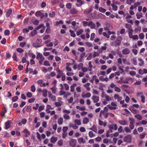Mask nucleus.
<instances>
[{"mask_svg":"<svg viewBox=\"0 0 147 147\" xmlns=\"http://www.w3.org/2000/svg\"><path fill=\"white\" fill-rule=\"evenodd\" d=\"M122 39V38L121 36H117L116 40L115 41V46L116 47L119 46L120 45Z\"/></svg>","mask_w":147,"mask_h":147,"instance_id":"1","label":"nucleus"},{"mask_svg":"<svg viewBox=\"0 0 147 147\" xmlns=\"http://www.w3.org/2000/svg\"><path fill=\"white\" fill-rule=\"evenodd\" d=\"M109 131H110L111 133L113 132V130H114L115 131H116L117 129V125L115 124H112L109 125Z\"/></svg>","mask_w":147,"mask_h":147,"instance_id":"2","label":"nucleus"},{"mask_svg":"<svg viewBox=\"0 0 147 147\" xmlns=\"http://www.w3.org/2000/svg\"><path fill=\"white\" fill-rule=\"evenodd\" d=\"M109 113L104 112L103 111H101L99 114V117L100 118H102V116L105 119H107L108 117V115Z\"/></svg>","mask_w":147,"mask_h":147,"instance_id":"3","label":"nucleus"},{"mask_svg":"<svg viewBox=\"0 0 147 147\" xmlns=\"http://www.w3.org/2000/svg\"><path fill=\"white\" fill-rule=\"evenodd\" d=\"M105 24L106 25V27L104 28V29L106 31L108 30V31L110 30H111L112 29L113 27L108 22H106Z\"/></svg>","mask_w":147,"mask_h":147,"instance_id":"4","label":"nucleus"},{"mask_svg":"<svg viewBox=\"0 0 147 147\" xmlns=\"http://www.w3.org/2000/svg\"><path fill=\"white\" fill-rule=\"evenodd\" d=\"M76 142L77 141L76 140L72 139L70 141L69 144L72 147H75Z\"/></svg>","mask_w":147,"mask_h":147,"instance_id":"5","label":"nucleus"},{"mask_svg":"<svg viewBox=\"0 0 147 147\" xmlns=\"http://www.w3.org/2000/svg\"><path fill=\"white\" fill-rule=\"evenodd\" d=\"M124 141L127 142H131V136L129 135L126 136L124 138Z\"/></svg>","mask_w":147,"mask_h":147,"instance_id":"6","label":"nucleus"},{"mask_svg":"<svg viewBox=\"0 0 147 147\" xmlns=\"http://www.w3.org/2000/svg\"><path fill=\"white\" fill-rule=\"evenodd\" d=\"M92 99L93 100L94 103L97 102L100 99L99 96L95 95L92 96Z\"/></svg>","mask_w":147,"mask_h":147,"instance_id":"7","label":"nucleus"},{"mask_svg":"<svg viewBox=\"0 0 147 147\" xmlns=\"http://www.w3.org/2000/svg\"><path fill=\"white\" fill-rule=\"evenodd\" d=\"M129 109L131 111V112L134 114H135L137 113H138L139 112V111H138L136 109H134L133 107L131 106H130L129 108Z\"/></svg>","mask_w":147,"mask_h":147,"instance_id":"8","label":"nucleus"},{"mask_svg":"<svg viewBox=\"0 0 147 147\" xmlns=\"http://www.w3.org/2000/svg\"><path fill=\"white\" fill-rule=\"evenodd\" d=\"M130 52V50L127 48H125L122 50V53L125 55L128 54Z\"/></svg>","mask_w":147,"mask_h":147,"instance_id":"9","label":"nucleus"},{"mask_svg":"<svg viewBox=\"0 0 147 147\" xmlns=\"http://www.w3.org/2000/svg\"><path fill=\"white\" fill-rule=\"evenodd\" d=\"M78 12V11L74 8L71 9L70 11V13L72 14H77Z\"/></svg>","mask_w":147,"mask_h":147,"instance_id":"10","label":"nucleus"},{"mask_svg":"<svg viewBox=\"0 0 147 147\" xmlns=\"http://www.w3.org/2000/svg\"><path fill=\"white\" fill-rule=\"evenodd\" d=\"M114 98L115 99H117L118 102H119L122 99V98L121 97L119 96L117 94H115L114 96Z\"/></svg>","mask_w":147,"mask_h":147,"instance_id":"11","label":"nucleus"},{"mask_svg":"<svg viewBox=\"0 0 147 147\" xmlns=\"http://www.w3.org/2000/svg\"><path fill=\"white\" fill-rule=\"evenodd\" d=\"M11 123V121L9 120L6 122L5 123V128L6 129H7L10 127Z\"/></svg>","mask_w":147,"mask_h":147,"instance_id":"12","label":"nucleus"},{"mask_svg":"<svg viewBox=\"0 0 147 147\" xmlns=\"http://www.w3.org/2000/svg\"><path fill=\"white\" fill-rule=\"evenodd\" d=\"M91 96V94L89 92H88L86 93L85 94H82V96L83 97V98H90Z\"/></svg>","mask_w":147,"mask_h":147,"instance_id":"13","label":"nucleus"},{"mask_svg":"<svg viewBox=\"0 0 147 147\" xmlns=\"http://www.w3.org/2000/svg\"><path fill=\"white\" fill-rule=\"evenodd\" d=\"M57 137L52 136L51 138V142L52 143H55L57 140Z\"/></svg>","mask_w":147,"mask_h":147,"instance_id":"14","label":"nucleus"},{"mask_svg":"<svg viewBox=\"0 0 147 147\" xmlns=\"http://www.w3.org/2000/svg\"><path fill=\"white\" fill-rule=\"evenodd\" d=\"M90 85V83H87L84 85V87L86 88L87 91H89L90 90V88L89 87Z\"/></svg>","mask_w":147,"mask_h":147,"instance_id":"15","label":"nucleus"},{"mask_svg":"<svg viewBox=\"0 0 147 147\" xmlns=\"http://www.w3.org/2000/svg\"><path fill=\"white\" fill-rule=\"evenodd\" d=\"M62 0H54L52 2L53 4H57L59 5L61 3Z\"/></svg>","mask_w":147,"mask_h":147,"instance_id":"16","label":"nucleus"},{"mask_svg":"<svg viewBox=\"0 0 147 147\" xmlns=\"http://www.w3.org/2000/svg\"><path fill=\"white\" fill-rule=\"evenodd\" d=\"M118 122L121 124L123 125H127V122L125 120H120Z\"/></svg>","mask_w":147,"mask_h":147,"instance_id":"17","label":"nucleus"},{"mask_svg":"<svg viewBox=\"0 0 147 147\" xmlns=\"http://www.w3.org/2000/svg\"><path fill=\"white\" fill-rule=\"evenodd\" d=\"M89 129L90 130L93 131L96 133L97 132V129L95 125H93L92 127L89 128Z\"/></svg>","mask_w":147,"mask_h":147,"instance_id":"18","label":"nucleus"},{"mask_svg":"<svg viewBox=\"0 0 147 147\" xmlns=\"http://www.w3.org/2000/svg\"><path fill=\"white\" fill-rule=\"evenodd\" d=\"M23 132L26 133L25 136L26 137H28V135H30V132L27 129H25L23 131Z\"/></svg>","mask_w":147,"mask_h":147,"instance_id":"19","label":"nucleus"},{"mask_svg":"<svg viewBox=\"0 0 147 147\" xmlns=\"http://www.w3.org/2000/svg\"><path fill=\"white\" fill-rule=\"evenodd\" d=\"M99 124L100 125H103L104 127H105L106 126L107 123H104L102 121L99 119L98 120Z\"/></svg>","mask_w":147,"mask_h":147,"instance_id":"20","label":"nucleus"},{"mask_svg":"<svg viewBox=\"0 0 147 147\" xmlns=\"http://www.w3.org/2000/svg\"><path fill=\"white\" fill-rule=\"evenodd\" d=\"M78 141L80 144H81L82 143H86L85 140H84L83 138L82 137L79 138L78 140Z\"/></svg>","mask_w":147,"mask_h":147,"instance_id":"21","label":"nucleus"},{"mask_svg":"<svg viewBox=\"0 0 147 147\" xmlns=\"http://www.w3.org/2000/svg\"><path fill=\"white\" fill-rule=\"evenodd\" d=\"M141 27L140 26H138L137 27L135 28L134 30V31L137 33L138 32H140L141 31Z\"/></svg>","mask_w":147,"mask_h":147,"instance_id":"22","label":"nucleus"},{"mask_svg":"<svg viewBox=\"0 0 147 147\" xmlns=\"http://www.w3.org/2000/svg\"><path fill=\"white\" fill-rule=\"evenodd\" d=\"M77 3H78L76 4L77 6L79 7L83 4V3L82 0H77Z\"/></svg>","mask_w":147,"mask_h":147,"instance_id":"23","label":"nucleus"},{"mask_svg":"<svg viewBox=\"0 0 147 147\" xmlns=\"http://www.w3.org/2000/svg\"><path fill=\"white\" fill-rule=\"evenodd\" d=\"M89 121V119L87 117H85L83 118V123L84 124H86Z\"/></svg>","mask_w":147,"mask_h":147,"instance_id":"24","label":"nucleus"},{"mask_svg":"<svg viewBox=\"0 0 147 147\" xmlns=\"http://www.w3.org/2000/svg\"><path fill=\"white\" fill-rule=\"evenodd\" d=\"M36 30L35 29V30H33L31 31V32L30 33V34L31 36H33L37 34V33Z\"/></svg>","mask_w":147,"mask_h":147,"instance_id":"25","label":"nucleus"},{"mask_svg":"<svg viewBox=\"0 0 147 147\" xmlns=\"http://www.w3.org/2000/svg\"><path fill=\"white\" fill-rule=\"evenodd\" d=\"M63 119L62 117H60L59 118L58 120V123L59 125H61L63 124Z\"/></svg>","mask_w":147,"mask_h":147,"instance_id":"26","label":"nucleus"},{"mask_svg":"<svg viewBox=\"0 0 147 147\" xmlns=\"http://www.w3.org/2000/svg\"><path fill=\"white\" fill-rule=\"evenodd\" d=\"M76 108L80 111H84L86 110V108L84 106L81 107L79 106H77L76 107Z\"/></svg>","mask_w":147,"mask_h":147,"instance_id":"27","label":"nucleus"},{"mask_svg":"<svg viewBox=\"0 0 147 147\" xmlns=\"http://www.w3.org/2000/svg\"><path fill=\"white\" fill-rule=\"evenodd\" d=\"M63 24V22L62 20H60L59 21H57L56 22L55 24L54 25L55 26H58L59 24Z\"/></svg>","mask_w":147,"mask_h":147,"instance_id":"28","label":"nucleus"},{"mask_svg":"<svg viewBox=\"0 0 147 147\" xmlns=\"http://www.w3.org/2000/svg\"><path fill=\"white\" fill-rule=\"evenodd\" d=\"M134 117L140 120H141L142 119V116L139 114L136 115H135Z\"/></svg>","mask_w":147,"mask_h":147,"instance_id":"29","label":"nucleus"},{"mask_svg":"<svg viewBox=\"0 0 147 147\" xmlns=\"http://www.w3.org/2000/svg\"><path fill=\"white\" fill-rule=\"evenodd\" d=\"M111 5L113 9V10L116 11L118 9V7L117 5H115L113 3H112L111 4Z\"/></svg>","mask_w":147,"mask_h":147,"instance_id":"30","label":"nucleus"},{"mask_svg":"<svg viewBox=\"0 0 147 147\" xmlns=\"http://www.w3.org/2000/svg\"><path fill=\"white\" fill-rule=\"evenodd\" d=\"M12 12V10L11 9L8 10L6 13V16L8 17L10 15Z\"/></svg>","mask_w":147,"mask_h":147,"instance_id":"31","label":"nucleus"},{"mask_svg":"<svg viewBox=\"0 0 147 147\" xmlns=\"http://www.w3.org/2000/svg\"><path fill=\"white\" fill-rule=\"evenodd\" d=\"M32 46L33 47L36 48H38L40 47L41 46V45H38L36 43H34L33 44Z\"/></svg>","mask_w":147,"mask_h":147,"instance_id":"32","label":"nucleus"},{"mask_svg":"<svg viewBox=\"0 0 147 147\" xmlns=\"http://www.w3.org/2000/svg\"><path fill=\"white\" fill-rule=\"evenodd\" d=\"M135 0H126V3L129 5H131L132 3L135 2Z\"/></svg>","mask_w":147,"mask_h":147,"instance_id":"33","label":"nucleus"},{"mask_svg":"<svg viewBox=\"0 0 147 147\" xmlns=\"http://www.w3.org/2000/svg\"><path fill=\"white\" fill-rule=\"evenodd\" d=\"M84 31L82 29H80L79 31L76 32V34L77 36H79Z\"/></svg>","mask_w":147,"mask_h":147,"instance_id":"34","label":"nucleus"},{"mask_svg":"<svg viewBox=\"0 0 147 147\" xmlns=\"http://www.w3.org/2000/svg\"><path fill=\"white\" fill-rule=\"evenodd\" d=\"M12 58L15 61H18V60L17 59V57L16 53H13V55L12 56Z\"/></svg>","mask_w":147,"mask_h":147,"instance_id":"35","label":"nucleus"},{"mask_svg":"<svg viewBox=\"0 0 147 147\" xmlns=\"http://www.w3.org/2000/svg\"><path fill=\"white\" fill-rule=\"evenodd\" d=\"M117 62L118 63L117 64L118 66H119L120 65L119 64L122 65V61L121 59L120 58H118L117 59Z\"/></svg>","mask_w":147,"mask_h":147,"instance_id":"36","label":"nucleus"},{"mask_svg":"<svg viewBox=\"0 0 147 147\" xmlns=\"http://www.w3.org/2000/svg\"><path fill=\"white\" fill-rule=\"evenodd\" d=\"M142 13H137L136 14V16L137 18L139 19L140 18L142 17Z\"/></svg>","mask_w":147,"mask_h":147,"instance_id":"37","label":"nucleus"},{"mask_svg":"<svg viewBox=\"0 0 147 147\" xmlns=\"http://www.w3.org/2000/svg\"><path fill=\"white\" fill-rule=\"evenodd\" d=\"M88 134L90 137L91 138H92L95 136V135L93 134L92 131H90L89 132Z\"/></svg>","mask_w":147,"mask_h":147,"instance_id":"38","label":"nucleus"},{"mask_svg":"<svg viewBox=\"0 0 147 147\" xmlns=\"http://www.w3.org/2000/svg\"><path fill=\"white\" fill-rule=\"evenodd\" d=\"M74 122L78 125H80L81 124V121L80 119H76L74 121Z\"/></svg>","mask_w":147,"mask_h":147,"instance_id":"39","label":"nucleus"},{"mask_svg":"<svg viewBox=\"0 0 147 147\" xmlns=\"http://www.w3.org/2000/svg\"><path fill=\"white\" fill-rule=\"evenodd\" d=\"M43 55L42 54H41L40 53H37V56L36 57V59H40L41 57Z\"/></svg>","mask_w":147,"mask_h":147,"instance_id":"40","label":"nucleus"},{"mask_svg":"<svg viewBox=\"0 0 147 147\" xmlns=\"http://www.w3.org/2000/svg\"><path fill=\"white\" fill-rule=\"evenodd\" d=\"M131 32H128V35L129 37L130 38H132L133 37V35L132 34V32H133V30L132 29H131Z\"/></svg>","mask_w":147,"mask_h":147,"instance_id":"41","label":"nucleus"},{"mask_svg":"<svg viewBox=\"0 0 147 147\" xmlns=\"http://www.w3.org/2000/svg\"><path fill=\"white\" fill-rule=\"evenodd\" d=\"M129 123H135L134 119L132 117L129 118Z\"/></svg>","mask_w":147,"mask_h":147,"instance_id":"42","label":"nucleus"},{"mask_svg":"<svg viewBox=\"0 0 147 147\" xmlns=\"http://www.w3.org/2000/svg\"><path fill=\"white\" fill-rule=\"evenodd\" d=\"M138 60L141 63H139V65L140 66H142L143 65L144 63V61H143L142 59L141 58H139L138 59Z\"/></svg>","mask_w":147,"mask_h":147,"instance_id":"43","label":"nucleus"},{"mask_svg":"<svg viewBox=\"0 0 147 147\" xmlns=\"http://www.w3.org/2000/svg\"><path fill=\"white\" fill-rule=\"evenodd\" d=\"M124 130L126 133H130L131 130L128 127H125L124 128Z\"/></svg>","mask_w":147,"mask_h":147,"instance_id":"44","label":"nucleus"},{"mask_svg":"<svg viewBox=\"0 0 147 147\" xmlns=\"http://www.w3.org/2000/svg\"><path fill=\"white\" fill-rule=\"evenodd\" d=\"M105 98L107 101H111L112 100V99L111 97L107 95L105 96Z\"/></svg>","mask_w":147,"mask_h":147,"instance_id":"45","label":"nucleus"},{"mask_svg":"<svg viewBox=\"0 0 147 147\" xmlns=\"http://www.w3.org/2000/svg\"><path fill=\"white\" fill-rule=\"evenodd\" d=\"M69 31L71 33V36L73 37H75L76 34L73 30H69Z\"/></svg>","mask_w":147,"mask_h":147,"instance_id":"46","label":"nucleus"},{"mask_svg":"<svg viewBox=\"0 0 147 147\" xmlns=\"http://www.w3.org/2000/svg\"><path fill=\"white\" fill-rule=\"evenodd\" d=\"M108 108L110 110H115L117 109V107H112L108 105H107Z\"/></svg>","mask_w":147,"mask_h":147,"instance_id":"47","label":"nucleus"},{"mask_svg":"<svg viewBox=\"0 0 147 147\" xmlns=\"http://www.w3.org/2000/svg\"><path fill=\"white\" fill-rule=\"evenodd\" d=\"M99 11L102 13H105L106 11V9L102 7H100L99 8Z\"/></svg>","mask_w":147,"mask_h":147,"instance_id":"48","label":"nucleus"},{"mask_svg":"<svg viewBox=\"0 0 147 147\" xmlns=\"http://www.w3.org/2000/svg\"><path fill=\"white\" fill-rule=\"evenodd\" d=\"M139 37L140 39H143L144 38V34L142 33H141L139 34Z\"/></svg>","mask_w":147,"mask_h":147,"instance_id":"49","label":"nucleus"},{"mask_svg":"<svg viewBox=\"0 0 147 147\" xmlns=\"http://www.w3.org/2000/svg\"><path fill=\"white\" fill-rule=\"evenodd\" d=\"M72 4L70 3H69L66 5V7L67 9H70L71 8Z\"/></svg>","mask_w":147,"mask_h":147,"instance_id":"50","label":"nucleus"},{"mask_svg":"<svg viewBox=\"0 0 147 147\" xmlns=\"http://www.w3.org/2000/svg\"><path fill=\"white\" fill-rule=\"evenodd\" d=\"M26 107V111L29 112H30L32 110V109L31 106H27Z\"/></svg>","mask_w":147,"mask_h":147,"instance_id":"51","label":"nucleus"},{"mask_svg":"<svg viewBox=\"0 0 147 147\" xmlns=\"http://www.w3.org/2000/svg\"><path fill=\"white\" fill-rule=\"evenodd\" d=\"M95 36V34L94 33L91 34L90 38V39L91 40H93Z\"/></svg>","mask_w":147,"mask_h":147,"instance_id":"52","label":"nucleus"},{"mask_svg":"<svg viewBox=\"0 0 147 147\" xmlns=\"http://www.w3.org/2000/svg\"><path fill=\"white\" fill-rule=\"evenodd\" d=\"M53 93L55 94L56 92V89L55 86H53L51 88Z\"/></svg>","mask_w":147,"mask_h":147,"instance_id":"53","label":"nucleus"},{"mask_svg":"<svg viewBox=\"0 0 147 147\" xmlns=\"http://www.w3.org/2000/svg\"><path fill=\"white\" fill-rule=\"evenodd\" d=\"M43 95L44 96L46 97L47 96V90H44L42 91Z\"/></svg>","mask_w":147,"mask_h":147,"instance_id":"54","label":"nucleus"},{"mask_svg":"<svg viewBox=\"0 0 147 147\" xmlns=\"http://www.w3.org/2000/svg\"><path fill=\"white\" fill-rule=\"evenodd\" d=\"M49 84V83L48 82H47L46 83H42V84L40 85V86L41 87H45L46 86H48Z\"/></svg>","mask_w":147,"mask_h":147,"instance_id":"55","label":"nucleus"},{"mask_svg":"<svg viewBox=\"0 0 147 147\" xmlns=\"http://www.w3.org/2000/svg\"><path fill=\"white\" fill-rule=\"evenodd\" d=\"M57 144L59 146H61L63 145V140H60L58 141Z\"/></svg>","mask_w":147,"mask_h":147,"instance_id":"56","label":"nucleus"},{"mask_svg":"<svg viewBox=\"0 0 147 147\" xmlns=\"http://www.w3.org/2000/svg\"><path fill=\"white\" fill-rule=\"evenodd\" d=\"M68 129V128L66 126H64L63 127L62 131L63 132L67 133L66 132Z\"/></svg>","mask_w":147,"mask_h":147,"instance_id":"57","label":"nucleus"},{"mask_svg":"<svg viewBox=\"0 0 147 147\" xmlns=\"http://www.w3.org/2000/svg\"><path fill=\"white\" fill-rule=\"evenodd\" d=\"M45 108V106H40L38 109V111L40 112L41 111L43 110Z\"/></svg>","mask_w":147,"mask_h":147,"instance_id":"58","label":"nucleus"},{"mask_svg":"<svg viewBox=\"0 0 147 147\" xmlns=\"http://www.w3.org/2000/svg\"><path fill=\"white\" fill-rule=\"evenodd\" d=\"M146 134L143 133L142 134L140 135V138L141 139H143L144 138Z\"/></svg>","mask_w":147,"mask_h":147,"instance_id":"59","label":"nucleus"},{"mask_svg":"<svg viewBox=\"0 0 147 147\" xmlns=\"http://www.w3.org/2000/svg\"><path fill=\"white\" fill-rule=\"evenodd\" d=\"M78 50L81 52H82L84 51L85 48L84 47H80L78 49Z\"/></svg>","mask_w":147,"mask_h":147,"instance_id":"60","label":"nucleus"},{"mask_svg":"<svg viewBox=\"0 0 147 147\" xmlns=\"http://www.w3.org/2000/svg\"><path fill=\"white\" fill-rule=\"evenodd\" d=\"M42 40L40 38H37L36 40V42L38 44H40L42 42Z\"/></svg>","mask_w":147,"mask_h":147,"instance_id":"61","label":"nucleus"},{"mask_svg":"<svg viewBox=\"0 0 147 147\" xmlns=\"http://www.w3.org/2000/svg\"><path fill=\"white\" fill-rule=\"evenodd\" d=\"M27 97L30 98L32 96V93L30 92H28L26 94Z\"/></svg>","mask_w":147,"mask_h":147,"instance_id":"62","label":"nucleus"},{"mask_svg":"<svg viewBox=\"0 0 147 147\" xmlns=\"http://www.w3.org/2000/svg\"><path fill=\"white\" fill-rule=\"evenodd\" d=\"M55 15V13L54 11H53L49 14V16L51 17H54Z\"/></svg>","mask_w":147,"mask_h":147,"instance_id":"63","label":"nucleus"},{"mask_svg":"<svg viewBox=\"0 0 147 147\" xmlns=\"http://www.w3.org/2000/svg\"><path fill=\"white\" fill-rule=\"evenodd\" d=\"M18 99V97L17 96H15L12 98V100L13 102L16 101Z\"/></svg>","mask_w":147,"mask_h":147,"instance_id":"64","label":"nucleus"}]
</instances>
